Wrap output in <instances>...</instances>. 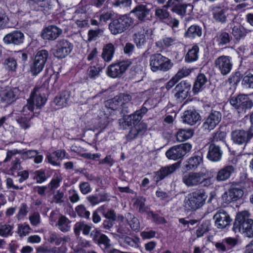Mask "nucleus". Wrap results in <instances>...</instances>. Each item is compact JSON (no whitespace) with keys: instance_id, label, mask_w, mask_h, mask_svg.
I'll return each instance as SVG.
<instances>
[{"instance_id":"1","label":"nucleus","mask_w":253,"mask_h":253,"mask_svg":"<svg viewBox=\"0 0 253 253\" xmlns=\"http://www.w3.org/2000/svg\"><path fill=\"white\" fill-rule=\"evenodd\" d=\"M46 84H48V80L45 81L42 86L35 87L31 93L30 97L27 100V104L23 107L22 111L26 112L28 110L32 112L35 107L41 109L44 105L46 101L44 93L47 88L46 86Z\"/></svg>"},{"instance_id":"2","label":"nucleus","mask_w":253,"mask_h":253,"mask_svg":"<svg viewBox=\"0 0 253 253\" xmlns=\"http://www.w3.org/2000/svg\"><path fill=\"white\" fill-rule=\"evenodd\" d=\"M208 195L203 189H197L189 193L185 198L183 206L187 211H195L205 204Z\"/></svg>"},{"instance_id":"3","label":"nucleus","mask_w":253,"mask_h":253,"mask_svg":"<svg viewBox=\"0 0 253 253\" xmlns=\"http://www.w3.org/2000/svg\"><path fill=\"white\" fill-rule=\"evenodd\" d=\"M251 214L247 211L239 212L233 226V230L236 232L239 230L244 236L248 238L253 237V220L250 217Z\"/></svg>"},{"instance_id":"4","label":"nucleus","mask_w":253,"mask_h":253,"mask_svg":"<svg viewBox=\"0 0 253 253\" xmlns=\"http://www.w3.org/2000/svg\"><path fill=\"white\" fill-rule=\"evenodd\" d=\"M134 19L128 15L124 14L113 19L109 24V29L114 35L121 34L132 27Z\"/></svg>"},{"instance_id":"5","label":"nucleus","mask_w":253,"mask_h":253,"mask_svg":"<svg viewBox=\"0 0 253 253\" xmlns=\"http://www.w3.org/2000/svg\"><path fill=\"white\" fill-rule=\"evenodd\" d=\"M149 63L150 69L154 72L159 71L167 72L173 65L169 59L160 53L151 55L150 58Z\"/></svg>"},{"instance_id":"6","label":"nucleus","mask_w":253,"mask_h":253,"mask_svg":"<svg viewBox=\"0 0 253 253\" xmlns=\"http://www.w3.org/2000/svg\"><path fill=\"white\" fill-rule=\"evenodd\" d=\"M230 103L239 114H245L253 107V101L248 95L245 94H240L231 97Z\"/></svg>"},{"instance_id":"7","label":"nucleus","mask_w":253,"mask_h":253,"mask_svg":"<svg viewBox=\"0 0 253 253\" xmlns=\"http://www.w3.org/2000/svg\"><path fill=\"white\" fill-rule=\"evenodd\" d=\"M48 55V51L45 49H42L37 52L33 63L30 67V71L33 75L36 76L42 71Z\"/></svg>"},{"instance_id":"8","label":"nucleus","mask_w":253,"mask_h":253,"mask_svg":"<svg viewBox=\"0 0 253 253\" xmlns=\"http://www.w3.org/2000/svg\"><path fill=\"white\" fill-rule=\"evenodd\" d=\"M192 149V145L189 143L174 146L166 153L167 157L170 160H177L182 158Z\"/></svg>"},{"instance_id":"9","label":"nucleus","mask_w":253,"mask_h":253,"mask_svg":"<svg viewBox=\"0 0 253 253\" xmlns=\"http://www.w3.org/2000/svg\"><path fill=\"white\" fill-rule=\"evenodd\" d=\"M131 64V61L128 60L112 64L107 68V75L112 78H120Z\"/></svg>"},{"instance_id":"10","label":"nucleus","mask_w":253,"mask_h":253,"mask_svg":"<svg viewBox=\"0 0 253 253\" xmlns=\"http://www.w3.org/2000/svg\"><path fill=\"white\" fill-rule=\"evenodd\" d=\"M214 66L222 75H227L233 67L232 58L229 56H220L214 60Z\"/></svg>"},{"instance_id":"11","label":"nucleus","mask_w":253,"mask_h":253,"mask_svg":"<svg viewBox=\"0 0 253 253\" xmlns=\"http://www.w3.org/2000/svg\"><path fill=\"white\" fill-rule=\"evenodd\" d=\"M148 109L144 106L138 110H136L133 114L126 116L123 119V122L120 120V123H122L123 126H137L143 116L147 112Z\"/></svg>"},{"instance_id":"12","label":"nucleus","mask_w":253,"mask_h":253,"mask_svg":"<svg viewBox=\"0 0 253 253\" xmlns=\"http://www.w3.org/2000/svg\"><path fill=\"white\" fill-rule=\"evenodd\" d=\"M191 84L187 81H182L174 89V98L178 102H181L188 96L191 89Z\"/></svg>"},{"instance_id":"13","label":"nucleus","mask_w":253,"mask_h":253,"mask_svg":"<svg viewBox=\"0 0 253 253\" xmlns=\"http://www.w3.org/2000/svg\"><path fill=\"white\" fill-rule=\"evenodd\" d=\"M201 171L184 172L182 173V182L187 187H192L200 185Z\"/></svg>"},{"instance_id":"14","label":"nucleus","mask_w":253,"mask_h":253,"mask_svg":"<svg viewBox=\"0 0 253 253\" xmlns=\"http://www.w3.org/2000/svg\"><path fill=\"white\" fill-rule=\"evenodd\" d=\"M18 89L9 86L1 87L0 89V99L5 105H8L14 102L17 98Z\"/></svg>"},{"instance_id":"15","label":"nucleus","mask_w":253,"mask_h":253,"mask_svg":"<svg viewBox=\"0 0 253 253\" xmlns=\"http://www.w3.org/2000/svg\"><path fill=\"white\" fill-rule=\"evenodd\" d=\"M72 46L70 42L66 40L58 41L56 45V49L53 54L58 58H63L67 56L71 51Z\"/></svg>"},{"instance_id":"16","label":"nucleus","mask_w":253,"mask_h":253,"mask_svg":"<svg viewBox=\"0 0 253 253\" xmlns=\"http://www.w3.org/2000/svg\"><path fill=\"white\" fill-rule=\"evenodd\" d=\"M25 36L20 31L16 30L6 34L3 41L6 44L19 45L24 42Z\"/></svg>"},{"instance_id":"17","label":"nucleus","mask_w":253,"mask_h":253,"mask_svg":"<svg viewBox=\"0 0 253 253\" xmlns=\"http://www.w3.org/2000/svg\"><path fill=\"white\" fill-rule=\"evenodd\" d=\"M215 226L218 229H223L229 225L231 221L229 214L224 210H220L213 216Z\"/></svg>"},{"instance_id":"18","label":"nucleus","mask_w":253,"mask_h":253,"mask_svg":"<svg viewBox=\"0 0 253 253\" xmlns=\"http://www.w3.org/2000/svg\"><path fill=\"white\" fill-rule=\"evenodd\" d=\"M221 116L219 111L211 112L203 124L204 128L209 131L213 129L220 122Z\"/></svg>"},{"instance_id":"19","label":"nucleus","mask_w":253,"mask_h":253,"mask_svg":"<svg viewBox=\"0 0 253 253\" xmlns=\"http://www.w3.org/2000/svg\"><path fill=\"white\" fill-rule=\"evenodd\" d=\"M74 95L70 91L64 90L54 98V102L59 108L66 106L69 103L75 101Z\"/></svg>"},{"instance_id":"20","label":"nucleus","mask_w":253,"mask_h":253,"mask_svg":"<svg viewBox=\"0 0 253 253\" xmlns=\"http://www.w3.org/2000/svg\"><path fill=\"white\" fill-rule=\"evenodd\" d=\"M181 119L183 123L193 126L200 120L201 116L195 110L189 109L183 113Z\"/></svg>"},{"instance_id":"21","label":"nucleus","mask_w":253,"mask_h":253,"mask_svg":"<svg viewBox=\"0 0 253 253\" xmlns=\"http://www.w3.org/2000/svg\"><path fill=\"white\" fill-rule=\"evenodd\" d=\"M235 170V168L233 166L226 165L217 172L215 180L218 182L225 181L230 178Z\"/></svg>"},{"instance_id":"22","label":"nucleus","mask_w":253,"mask_h":253,"mask_svg":"<svg viewBox=\"0 0 253 253\" xmlns=\"http://www.w3.org/2000/svg\"><path fill=\"white\" fill-rule=\"evenodd\" d=\"M180 167L179 163H175L169 166L162 168L156 172L155 179L157 181L163 179L166 176L173 173Z\"/></svg>"},{"instance_id":"23","label":"nucleus","mask_w":253,"mask_h":253,"mask_svg":"<svg viewBox=\"0 0 253 253\" xmlns=\"http://www.w3.org/2000/svg\"><path fill=\"white\" fill-rule=\"evenodd\" d=\"M131 12L134 13L140 21H145L150 20L149 16L150 14V9L146 5H137Z\"/></svg>"},{"instance_id":"24","label":"nucleus","mask_w":253,"mask_h":253,"mask_svg":"<svg viewBox=\"0 0 253 253\" xmlns=\"http://www.w3.org/2000/svg\"><path fill=\"white\" fill-rule=\"evenodd\" d=\"M147 130L146 124L141 122L137 126H133L129 133L126 135L127 140L130 141L136 138L138 136L144 134Z\"/></svg>"},{"instance_id":"25","label":"nucleus","mask_w":253,"mask_h":253,"mask_svg":"<svg viewBox=\"0 0 253 253\" xmlns=\"http://www.w3.org/2000/svg\"><path fill=\"white\" fill-rule=\"evenodd\" d=\"M62 33V29L51 25L43 29L42 37L45 40L53 41L56 39Z\"/></svg>"},{"instance_id":"26","label":"nucleus","mask_w":253,"mask_h":253,"mask_svg":"<svg viewBox=\"0 0 253 253\" xmlns=\"http://www.w3.org/2000/svg\"><path fill=\"white\" fill-rule=\"evenodd\" d=\"M231 138L234 143L238 145L247 143L251 137L249 134L244 130H236L231 133Z\"/></svg>"},{"instance_id":"27","label":"nucleus","mask_w":253,"mask_h":253,"mask_svg":"<svg viewBox=\"0 0 253 253\" xmlns=\"http://www.w3.org/2000/svg\"><path fill=\"white\" fill-rule=\"evenodd\" d=\"M202 161L203 156L202 154L195 155L191 157L184 162L183 168L186 170H194L198 168Z\"/></svg>"},{"instance_id":"28","label":"nucleus","mask_w":253,"mask_h":253,"mask_svg":"<svg viewBox=\"0 0 253 253\" xmlns=\"http://www.w3.org/2000/svg\"><path fill=\"white\" fill-rule=\"evenodd\" d=\"M222 154L220 147L214 143H211L209 148L207 158L212 162H218L221 159Z\"/></svg>"},{"instance_id":"29","label":"nucleus","mask_w":253,"mask_h":253,"mask_svg":"<svg viewBox=\"0 0 253 253\" xmlns=\"http://www.w3.org/2000/svg\"><path fill=\"white\" fill-rule=\"evenodd\" d=\"M20 154L24 160L34 158V161L36 164L41 163L43 158L42 155L36 150H29L24 152L21 150V153Z\"/></svg>"},{"instance_id":"30","label":"nucleus","mask_w":253,"mask_h":253,"mask_svg":"<svg viewBox=\"0 0 253 253\" xmlns=\"http://www.w3.org/2000/svg\"><path fill=\"white\" fill-rule=\"evenodd\" d=\"M207 81V78L204 74H199L196 78L192 88L194 94H196L202 91Z\"/></svg>"},{"instance_id":"31","label":"nucleus","mask_w":253,"mask_h":253,"mask_svg":"<svg viewBox=\"0 0 253 253\" xmlns=\"http://www.w3.org/2000/svg\"><path fill=\"white\" fill-rule=\"evenodd\" d=\"M70 220L65 215L59 216L55 226L61 232L66 233L70 231L71 229Z\"/></svg>"},{"instance_id":"32","label":"nucleus","mask_w":253,"mask_h":253,"mask_svg":"<svg viewBox=\"0 0 253 253\" xmlns=\"http://www.w3.org/2000/svg\"><path fill=\"white\" fill-rule=\"evenodd\" d=\"M25 112L16 117L15 120L20 127L24 129H27L31 126L30 120L32 118V114H24Z\"/></svg>"},{"instance_id":"33","label":"nucleus","mask_w":253,"mask_h":253,"mask_svg":"<svg viewBox=\"0 0 253 253\" xmlns=\"http://www.w3.org/2000/svg\"><path fill=\"white\" fill-rule=\"evenodd\" d=\"M115 50L114 45L112 43H109L105 44L103 48L101 54V57L104 61L107 62H110L114 56Z\"/></svg>"},{"instance_id":"34","label":"nucleus","mask_w":253,"mask_h":253,"mask_svg":"<svg viewBox=\"0 0 253 253\" xmlns=\"http://www.w3.org/2000/svg\"><path fill=\"white\" fill-rule=\"evenodd\" d=\"M199 47L197 45H194L189 49L185 56V61L191 63L197 61L199 58Z\"/></svg>"},{"instance_id":"35","label":"nucleus","mask_w":253,"mask_h":253,"mask_svg":"<svg viewBox=\"0 0 253 253\" xmlns=\"http://www.w3.org/2000/svg\"><path fill=\"white\" fill-rule=\"evenodd\" d=\"M202 28L197 25H193L191 26L184 34L185 37L189 38H195L197 37H200L202 36Z\"/></svg>"},{"instance_id":"36","label":"nucleus","mask_w":253,"mask_h":253,"mask_svg":"<svg viewBox=\"0 0 253 253\" xmlns=\"http://www.w3.org/2000/svg\"><path fill=\"white\" fill-rule=\"evenodd\" d=\"M210 173V171L207 169L201 171V179L200 182V185L204 187H209L213 184L215 178H213V176H209Z\"/></svg>"},{"instance_id":"37","label":"nucleus","mask_w":253,"mask_h":253,"mask_svg":"<svg viewBox=\"0 0 253 253\" xmlns=\"http://www.w3.org/2000/svg\"><path fill=\"white\" fill-rule=\"evenodd\" d=\"M226 10L221 8H216L213 10L212 15L214 19L218 22L225 23L226 21Z\"/></svg>"},{"instance_id":"38","label":"nucleus","mask_w":253,"mask_h":253,"mask_svg":"<svg viewBox=\"0 0 253 253\" xmlns=\"http://www.w3.org/2000/svg\"><path fill=\"white\" fill-rule=\"evenodd\" d=\"M168 7L166 5L158 7L155 10V16L156 18L160 21H164L169 18L170 16L169 12L167 10Z\"/></svg>"},{"instance_id":"39","label":"nucleus","mask_w":253,"mask_h":253,"mask_svg":"<svg viewBox=\"0 0 253 253\" xmlns=\"http://www.w3.org/2000/svg\"><path fill=\"white\" fill-rule=\"evenodd\" d=\"M193 135V131L191 129H179L176 134V138L178 141L182 142L190 138Z\"/></svg>"},{"instance_id":"40","label":"nucleus","mask_w":253,"mask_h":253,"mask_svg":"<svg viewBox=\"0 0 253 253\" xmlns=\"http://www.w3.org/2000/svg\"><path fill=\"white\" fill-rule=\"evenodd\" d=\"M126 218L130 228L134 231H138L140 229V222L139 220L133 214L127 213L126 215Z\"/></svg>"},{"instance_id":"41","label":"nucleus","mask_w":253,"mask_h":253,"mask_svg":"<svg viewBox=\"0 0 253 253\" xmlns=\"http://www.w3.org/2000/svg\"><path fill=\"white\" fill-rule=\"evenodd\" d=\"M232 37L226 32H221L216 37V41L219 45H224L229 43Z\"/></svg>"},{"instance_id":"42","label":"nucleus","mask_w":253,"mask_h":253,"mask_svg":"<svg viewBox=\"0 0 253 253\" xmlns=\"http://www.w3.org/2000/svg\"><path fill=\"white\" fill-rule=\"evenodd\" d=\"M176 42V39L174 37H166L156 42V45L163 48L174 45Z\"/></svg>"},{"instance_id":"43","label":"nucleus","mask_w":253,"mask_h":253,"mask_svg":"<svg viewBox=\"0 0 253 253\" xmlns=\"http://www.w3.org/2000/svg\"><path fill=\"white\" fill-rule=\"evenodd\" d=\"M231 34L235 39L239 40L246 35L245 29L241 25H235L232 28Z\"/></svg>"},{"instance_id":"44","label":"nucleus","mask_w":253,"mask_h":253,"mask_svg":"<svg viewBox=\"0 0 253 253\" xmlns=\"http://www.w3.org/2000/svg\"><path fill=\"white\" fill-rule=\"evenodd\" d=\"M241 84L245 88L253 89V74L246 72L242 78Z\"/></svg>"},{"instance_id":"45","label":"nucleus","mask_w":253,"mask_h":253,"mask_svg":"<svg viewBox=\"0 0 253 253\" xmlns=\"http://www.w3.org/2000/svg\"><path fill=\"white\" fill-rule=\"evenodd\" d=\"M131 99L128 94H120L115 97V101L119 102L122 108H125L126 105L129 104Z\"/></svg>"},{"instance_id":"46","label":"nucleus","mask_w":253,"mask_h":253,"mask_svg":"<svg viewBox=\"0 0 253 253\" xmlns=\"http://www.w3.org/2000/svg\"><path fill=\"white\" fill-rule=\"evenodd\" d=\"M235 201L241 198L244 195L243 188L239 186H233L229 189Z\"/></svg>"},{"instance_id":"47","label":"nucleus","mask_w":253,"mask_h":253,"mask_svg":"<svg viewBox=\"0 0 253 253\" xmlns=\"http://www.w3.org/2000/svg\"><path fill=\"white\" fill-rule=\"evenodd\" d=\"M21 164V161L19 158H16L12 161L9 170L12 175L15 176V172H17L18 170L22 169Z\"/></svg>"},{"instance_id":"48","label":"nucleus","mask_w":253,"mask_h":253,"mask_svg":"<svg viewBox=\"0 0 253 253\" xmlns=\"http://www.w3.org/2000/svg\"><path fill=\"white\" fill-rule=\"evenodd\" d=\"M31 230L30 226L26 223L18 225L17 233L20 236H26L29 234Z\"/></svg>"},{"instance_id":"49","label":"nucleus","mask_w":253,"mask_h":253,"mask_svg":"<svg viewBox=\"0 0 253 253\" xmlns=\"http://www.w3.org/2000/svg\"><path fill=\"white\" fill-rule=\"evenodd\" d=\"M193 69L188 68L186 67H182L179 69L174 77L179 81L183 78L188 76L192 72Z\"/></svg>"},{"instance_id":"50","label":"nucleus","mask_w":253,"mask_h":253,"mask_svg":"<svg viewBox=\"0 0 253 253\" xmlns=\"http://www.w3.org/2000/svg\"><path fill=\"white\" fill-rule=\"evenodd\" d=\"M97 241L100 245L103 246L102 248L104 250H108L111 246L110 239L104 234H100Z\"/></svg>"},{"instance_id":"51","label":"nucleus","mask_w":253,"mask_h":253,"mask_svg":"<svg viewBox=\"0 0 253 253\" xmlns=\"http://www.w3.org/2000/svg\"><path fill=\"white\" fill-rule=\"evenodd\" d=\"M145 199L143 198H138L134 205L140 212H149L148 208L145 206Z\"/></svg>"},{"instance_id":"52","label":"nucleus","mask_w":253,"mask_h":253,"mask_svg":"<svg viewBox=\"0 0 253 253\" xmlns=\"http://www.w3.org/2000/svg\"><path fill=\"white\" fill-rule=\"evenodd\" d=\"M114 12L112 10L101 12L99 16V20L100 22H106L114 16Z\"/></svg>"},{"instance_id":"53","label":"nucleus","mask_w":253,"mask_h":253,"mask_svg":"<svg viewBox=\"0 0 253 253\" xmlns=\"http://www.w3.org/2000/svg\"><path fill=\"white\" fill-rule=\"evenodd\" d=\"M12 227L9 225H3L0 226V236L3 237H7L12 235Z\"/></svg>"},{"instance_id":"54","label":"nucleus","mask_w":253,"mask_h":253,"mask_svg":"<svg viewBox=\"0 0 253 253\" xmlns=\"http://www.w3.org/2000/svg\"><path fill=\"white\" fill-rule=\"evenodd\" d=\"M37 7L35 8L38 11H42L43 12H47L49 9V4L48 3L47 0H40L37 3Z\"/></svg>"},{"instance_id":"55","label":"nucleus","mask_w":253,"mask_h":253,"mask_svg":"<svg viewBox=\"0 0 253 253\" xmlns=\"http://www.w3.org/2000/svg\"><path fill=\"white\" fill-rule=\"evenodd\" d=\"M226 134L224 131H218L214 133L211 138V141L213 143L218 141H222L225 138Z\"/></svg>"},{"instance_id":"56","label":"nucleus","mask_w":253,"mask_h":253,"mask_svg":"<svg viewBox=\"0 0 253 253\" xmlns=\"http://www.w3.org/2000/svg\"><path fill=\"white\" fill-rule=\"evenodd\" d=\"M35 174L34 179L36 180L37 182L38 183H42L46 179L45 172L42 170L36 171Z\"/></svg>"},{"instance_id":"57","label":"nucleus","mask_w":253,"mask_h":253,"mask_svg":"<svg viewBox=\"0 0 253 253\" xmlns=\"http://www.w3.org/2000/svg\"><path fill=\"white\" fill-rule=\"evenodd\" d=\"M61 179L59 176L53 177L48 185L50 191H53L59 186Z\"/></svg>"},{"instance_id":"58","label":"nucleus","mask_w":253,"mask_h":253,"mask_svg":"<svg viewBox=\"0 0 253 253\" xmlns=\"http://www.w3.org/2000/svg\"><path fill=\"white\" fill-rule=\"evenodd\" d=\"M28 210L29 208L26 204H22L19 208V212L17 215L18 219H20L23 218L28 212Z\"/></svg>"},{"instance_id":"59","label":"nucleus","mask_w":253,"mask_h":253,"mask_svg":"<svg viewBox=\"0 0 253 253\" xmlns=\"http://www.w3.org/2000/svg\"><path fill=\"white\" fill-rule=\"evenodd\" d=\"M136 38H135V42L137 46L139 48L142 47L146 43V39L143 37L142 34H140L139 32L137 34L135 35Z\"/></svg>"},{"instance_id":"60","label":"nucleus","mask_w":253,"mask_h":253,"mask_svg":"<svg viewBox=\"0 0 253 253\" xmlns=\"http://www.w3.org/2000/svg\"><path fill=\"white\" fill-rule=\"evenodd\" d=\"M29 218L32 225L37 226L40 223V215L38 212H34Z\"/></svg>"},{"instance_id":"61","label":"nucleus","mask_w":253,"mask_h":253,"mask_svg":"<svg viewBox=\"0 0 253 253\" xmlns=\"http://www.w3.org/2000/svg\"><path fill=\"white\" fill-rule=\"evenodd\" d=\"M101 69L100 67H96L95 66H90L88 73L89 77L92 79L98 77Z\"/></svg>"},{"instance_id":"62","label":"nucleus","mask_w":253,"mask_h":253,"mask_svg":"<svg viewBox=\"0 0 253 253\" xmlns=\"http://www.w3.org/2000/svg\"><path fill=\"white\" fill-rule=\"evenodd\" d=\"M4 64L7 66L9 70L14 71L17 66L16 60L12 57H9L5 59Z\"/></svg>"},{"instance_id":"63","label":"nucleus","mask_w":253,"mask_h":253,"mask_svg":"<svg viewBox=\"0 0 253 253\" xmlns=\"http://www.w3.org/2000/svg\"><path fill=\"white\" fill-rule=\"evenodd\" d=\"M221 199L224 203L227 204L235 201L230 190L223 194L221 196Z\"/></svg>"},{"instance_id":"64","label":"nucleus","mask_w":253,"mask_h":253,"mask_svg":"<svg viewBox=\"0 0 253 253\" xmlns=\"http://www.w3.org/2000/svg\"><path fill=\"white\" fill-rule=\"evenodd\" d=\"M238 242V239L236 238L227 237L223 240V243L226 244L230 247H235Z\"/></svg>"}]
</instances>
